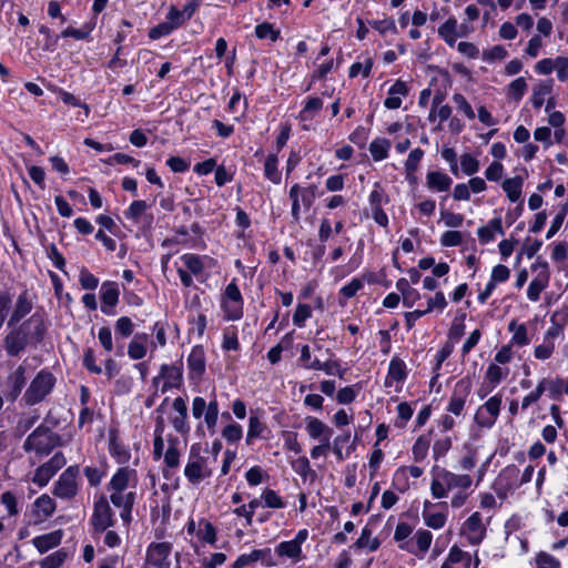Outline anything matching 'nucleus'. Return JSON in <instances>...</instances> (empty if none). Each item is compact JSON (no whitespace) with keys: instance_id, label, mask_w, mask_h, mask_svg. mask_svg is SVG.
<instances>
[{"instance_id":"f257e3e1","label":"nucleus","mask_w":568,"mask_h":568,"mask_svg":"<svg viewBox=\"0 0 568 568\" xmlns=\"http://www.w3.org/2000/svg\"><path fill=\"white\" fill-rule=\"evenodd\" d=\"M12 329L4 336L2 343L8 356H20L28 346L37 347L42 343L47 326L42 315L34 313L19 325L11 326Z\"/></svg>"},{"instance_id":"f03ea898","label":"nucleus","mask_w":568,"mask_h":568,"mask_svg":"<svg viewBox=\"0 0 568 568\" xmlns=\"http://www.w3.org/2000/svg\"><path fill=\"white\" fill-rule=\"evenodd\" d=\"M59 442V435L41 424L26 438L22 447L26 453L34 452L40 456H48Z\"/></svg>"},{"instance_id":"7ed1b4c3","label":"nucleus","mask_w":568,"mask_h":568,"mask_svg":"<svg viewBox=\"0 0 568 568\" xmlns=\"http://www.w3.org/2000/svg\"><path fill=\"white\" fill-rule=\"evenodd\" d=\"M55 382L57 379L51 372L41 369L31 381L23 394L26 405L33 406L44 400V398L52 392Z\"/></svg>"},{"instance_id":"20e7f679","label":"nucleus","mask_w":568,"mask_h":568,"mask_svg":"<svg viewBox=\"0 0 568 568\" xmlns=\"http://www.w3.org/2000/svg\"><path fill=\"white\" fill-rule=\"evenodd\" d=\"M317 186L315 184H311L308 186H301L295 183L291 186L288 196L292 201L291 215L294 223H298L301 220V209L303 207L305 211H308L314 204L317 194Z\"/></svg>"},{"instance_id":"39448f33","label":"nucleus","mask_w":568,"mask_h":568,"mask_svg":"<svg viewBox=\"0 0 568 568\" xmlns=\"http://www.w3.org/2000/svg\"><path fill=\"white\" fill-rule=\"evenodd\" d=\"M79 474L80 468L78 465L69 466L55 481L53 495L63 500L73 499L79 491Z\"/></svg>"},{"instance_id":"423d86ee","label":"nucleus","mask_w":568,"mask_h":568,"mask_svg":"<svg viewBox=\"0 0 568 568\" xmlns=\"http://www.w3.org/2000/svg\"><path fill=\"white\" fill-rule=\"evenodd\" d=\"M195 446L191 447L190 456L184 468V475L193 485H199L203 479L211 477L207 458L195 453Z\"/></svg>"},{"instance_id":"0eeeda50","label":"nucleus","mask_w":568,"mask_h":568,"mask_svg":"<svg viewBox=\"0 0 568 568\" xmlns=\"http://www.w3.org/2000/svg\"><path fill=\"white\" fill-rule=\"evenodd\" d=\"M192 415L199 419L204 417V423L211 433H214L219 419V404L214 398L206 403L203 397L196 396L192 402Z\"/></svg>"},{"instance_id":"6e6552de","label":"nucleus","mask_w":568,"mask_h":568,"mask_svg":"<svg viewBox=\"0 0 568 568\" xmlns=\"http://www.w3.org/2000/svg\"><path fill=\"white\" fill-rule=\"evenodd\" d=\"M501 395L497 394L480 405L475 414V423L481 428H491L500 413Z\"/></svg>"},{"instance_id":"1a4fd4ad","label":"nucleus","mask_w":568,"mask_h":568,"mask_svg":"<svg viewBox=\"0 0 568 568\" xmlns=\"http://www.w3.org/2000/svg\"><path fill=\"white\" fill-rule=\"evenodd\" d=\"M532 271H537V275L529 283L527 288V297L531 302L540 298V293L548 286L550 280L549 266L546 261L539 258L531 265Z\"/></svg>"},{"instance_id":"9d476101","label":"nucleus","mask_w":568,"mask_h":568,"mask_svg":"<svg viewBox=\"0 0 568 568\" xmlns=\"http://www.w3.org/2000/svg\"><path fill=\"white\" fill-rule=\"evenodd\" d=\"M398 547L423 557L432 544V535H394Z\"/></svg>"},{"instance_id":"9b49d317","label":"nucleus","mask_w":568,"mask_h":568,"mask_svg":"<svg viewBox=\"0 0 568 568\" xmlns=\"http://www.w3.org/2000/svg\"><path fill=\"white\" fill-rule=\"evenodd\" d=\"M470 390L471 381L468 377L459 379L454 386L447 406V412L454 414L455 416H460L465 409V404L470 394Z\"/></svg>"},{"instance_id":"f8f14e48","label":"nucleus","mask_w":568,"mask_h":568,"mask_svg":"<svg viewBox=\"0 0 568 568\" xmlns=\"http://www.w3.org/2000/svg\"><path fill=\"white\" fill-rule=\"evenodd\" d=\"M91 523L95 530L104 531L113 526V511L108 499L101 496L93 506Z\"/></svg>"},{"instance_id":"ddd939ff","label":"nucleus","mask_w":568,"mask_h":568,"mask_svg":"<svg viewBox=\"0 0 568 568\" xmlns=\"http://www.w3.org/2000/svg\"><path fill=\"white\" fill-rule=\"evenodd\" d=\"M26 374L27 366L21 364L8 376L4 393L8 400L14 402L19 397L27 383Z\"/></svg>"},{"instance_id":"4468645a","label":"nucleus","mask_w":568,"mask_h":568,"mask_svg":"<svg viewBox=\"0 0 568 568\" xmlns=\"http://www.w3.org/2000/svg\"><path fill=\"white\" fill-rule=\"evenodd\" d=\"M172 408L174 415L170 417L171 425L176 433L182 436H187L191 428L187 422V406L185 400L182 397L174 398Z\"/></svg>"},{"instance_id":"2eb2a0df","label":"nucleus","mask_w":568,"mask_h":568,"mask_svg":"<svg viewBox=\"0 0 568 568\" xmlns=\"http://www.w3.org/2000/svg\"><path fill=\"white\" fill-rule=\"evenodd\" d=\"M256 561H262L266 567H274L276 562L273 560L270 548L254 549L250 554L240 555L233 562L232 568H244Z\"/></svg>"},{"instance_id":"dca6fc26","label":"nucleus","mask_w":568,"mask_h":568,"mask_svg":"<svg viewBox=\"0 0 568 568\" xmlns=\"http://www.w3.org/2000/svg\"><path fill=\"white\" fill-rule=\"evenodd\" d=\"M110 500L111 503L121 508V518L124 523H129L131 520V513L135 501V491L130 490H111Z\"/></svg>"},{"instance_id":"f3484780","label":"nucleus","mask_w":568,"mask_h":568,"mask_svg":"<svg viewBox=\"0 0 568 568\" xmlns=\"http://www.w3.org/2000/svg\"><path fill=\"white\" fill-rule=\"evenodd\" d=\"M171 552V544H151L146 552V562L154 568H170L168 557Z\"/></svg>"},{"instance_id":"a211bd4d","label":"nucleus","mask_w":568,"mask_h":568,"mask_svg":"<svg viewBox=\"0 0 568 568\" xmlns=\"http://www.w3.org/2000/svg\"><path fill=\"white\" fill-rule=\"evenodd\" d=\"M101 312L114 315V307L119 302L120 291L115 282L106 281L101 285Z\"/></svg>"},{"instance_id":"6ab92c4d","label":"nucleus","mask_w":568,"mask_h":568,"mask_svg":"<svg viewBox=\"0 0 568 568\" xmlns=\"http://www.w3.org/2000/svg\"><path fill=\"white\" fill-rule=\"evenodd\" d=\"M136 483V470L129 467H121L112 476L108 487L110 490H126L128 488H135Z\"/></svg>"},{"instance_id":"aec40b11","label":"nucleus","mask_w":568,"mask_h":568,"mask_svg":"<svg viewBox=\"0 0 568 568\" xmlns=\"http://www.w3.org/2000/svg\"><path fill=\"white\" fill-rule=\"evenodd\" d=\"M189 376L191 379H201L205 373V352L203 346L195 345L186 359Z\"/></svg>"},{"instance_id":"412c9836","label":"nucleus","mask_w":568,"mask_h":568,"mask_svg":"<svg viewBox=\"0 0 568 568\" xmlns=\"http://www.w3.org/2000/svg\"><path fill=\"white\" fill-rule=\"evenodd\" d=\"M33 308V303L29 296L28 291H23L17 298L13 311L9 317L8 326L17 325L24 318Z\"/></svg>"},{"instance_id":"4be33fe9","label":"nucleus","mask_w":568,"mask_h":568,"mask_svg":"<svg viewBox=\"0 0 568 568\" xmlns=\"http://www.w3.org/2000/svg\"><path fill=\"white\" fill-rule=\"evenodd\" d=\"M160 372L162 379H164L161 389L162 393L168 392L170 388H179L181 386L183 379L181 366L163 364Z\"/></svg>"},{"instance_id":"5701e85b","label":"nucleus","mask_w":568,"mask_h":568,"mask_svg":"<svg viewBox=\"0 0 568 568\" xmlns=\"http://www.w3.org/2000/svg\"><path fill=\"white\" fill-rule=\"evenodd\" d=\"M306 537L307 535H296L293 540L282 541L275 549L276 554L280 557L300 560L302 555V544L305 541Z\"/></svg>"},{"instance_id":"b1692460","label":"nucleus","mask_w":568,"mask_h":568,"mask_svg":"<svg viewBox=\"0 0 568 568\" xmlns=\"http://www.w3.org/2000/svg\"><path fill=\"white\" fill-rule=\"evenodd\" d=\"M408 94L407 84L397 80L388 90V97L384 101L385 108L389 110H396L402 105V98H405Z\"/></svg>"},{"instance_id":"393cba45","label":"nucleus","mask_w":568,"mask_h":568,"mask_svg":"<svg viewBox=\"0 0 568 568\" xmlns=\"http://www.w3.org/2000/svg\"><path fill=\"white\" fill-rule=\"evenodd\" d=\"M453 180L443 172L430 171L426 174V185L434 192H446L450 189Z\"/></svg>"},{"instance_id":"a878e982","label":"nucleus","mask_w":568,"mask_h":568,"mask_svg":"<svg viewBox=\"0 0 568 568\" xmlns=\"http://www.w3.org/2000/svg\"><path fill=\"white\" fill-rule=\"evenodd\" d=\"M504 235L501 217L493 219L487 225L480 226L477 230V235L480 243L486 244L495 239V234Z\"/></svg>"},{"instance_id":"bb28decb","label":"nucleus","mask_w":568,"mask_h":568,"mask_svg":"<svg viewBox=\"0 0 568 568\" xmlns=\"http://www.w3.org/2000/svg\"><path fill=\"white\" fill-rule=\"evenodd\" d=\"M109 452L118 464H126L131 458L130 450L114 434L109 438Z\"/></svg>"},{"instance_id":"cd10ccee","label":"nucleus","mask_w":568,"mask_h":568,"mask_svg":"<svg viewBox=\"0 0 568 568\" xmlns=\"http://www.w3.org/2000/svg\"><path fill=\"white\" fill-rule=\"evenodd\" d=\"M517 474L518 468L516 466L507 467L499 474L498 478L494 483V490L499 498H506L508 489L511 488L508 483L504 481L516 477Z\"/></svg>"},{"instance_id":"c85d7f7f","label":"nucleus","mask_w":568,"mask_h":568,"mask_svg":"<svg viewBox=\"0 0 568 568\" xmlns=\"http://www.w3.org/2000/svg\"><path fill=\"white\" fill-rule=\"evenodd\" d=\"M33 507L38 519L43 520L55 510V501L49 495H42L36 499Z\"/></svg>"},{"instance_id":"c756f323","label":"nucleus","mask_w":568,"mask_h":568,"mask_svg":"<svg viewBox=\"0 0 568 568\" xmlns=\"http://www.w3.org/2000/svg\"><path fill=\"white\" fill-rule=\"evenodd\" d=\"M443 480L447 489L463 488L467 489L471 485V478L469 475H458L445 470L443 474Z\"/></svg>"},{"instance_id":"7c9ffc66","label":"nucleus","mask_w":568,"mask_h":568,"mask_svg":"<svg viewBox=\"0 0 568 568\" xmlns=\"http://www.w3.org/2000/svg\"><path fill=\"white\" fill-rule=\"evenodd\" d=\"M438 34L444 39V41L453 47L456 42V39L459 37L457 33V20L455 18H449L446 20L439 28Z\"/></svg>"},{"instance_id":"2f4dec72","label":"nucleus","mask_w":568,"mask_h":568,"mask_svg":"<svg viewBox=\"0 0 568 568\" xmlns=\"http://www.w3.org/2000/svg\"><path fill=\"white\" fill-rule=\"evenodd\" d=\"M523 179L520 176H515L511 179H506L501 187L506 192L508 199L511 202H517L521 196V189H523Z\"/></svg>"},{"instance_id":"473e14b6","label":"nucleus","mask_w":568,"mask_h":568,"mask_svg":"<svg viewBox=\"0 0 568 568\" xmlns=\"http://www.w3.org/2000/svg\"><path fill=\"white\" fill-rule=\"evenodd\" d=\"M306 432L313 439H318L326 433H333V429L315 417L306 418Z\"/></svg>"},{"instance_id":"72a5a7b5","label":"nucleus","mask_w":568,"mask_h":568,"mask_svg":"<svg viewBox=\"0 0 568 568\" xmlns=\"http://www.w3.org/2000/svg\"><path fill=\"white\" fill-rule=\"evenodd\" d=\"M390 142L384 138H377L369 144V152L374 161H382L388 156Z\"/></svg>"},{"instance_id":"f704fd0d","label":"nucleus","mask_w":568,"mask_h":568,"mask_svg":"<svg viewBox=\"0 0 568 568\" xmlns=\"http://www.w3.org/2000/svg\"><path fill=\"white\" fill-rule=\"evenodd\" d=\"M265 429L266 425L256 415L252 414L248 419L246 444L252 445L254 439L261 437Z\"/></svg>"},{"instance_id":"c9c22d12","label":"nucleus","mask_w":568,"mask_h":568,"mask_svg":"<svg viewBox=\"0 0 568 568\" xmlns=\"http://www.w3.org/2000/svg\"><path fill=\"white\" fill-rule=\"evenodd\" d=\"M430 446V435H420L413 445L412 453L415 462H422L427 456Z\"/></svg>"},{"instance_id":"e433bc0d","label":"nucleus","mask_w":568,"mask_h":568,"mask_svg":"<svg viewBox=\"0 0 568 568\" xmlns=\"http://www.w3.org/2000/svg\"><path fill=\"white\" fill-rule=\"evenodd\" d=\"M527 88L528 85L526 79L519 77L509 83V85L507 87L506 95L509 99H513L514 101L518 102L526 93Z\"/></svg>"},{"instance_id":"4c0bfd02","label":"nucleus","mask_w":568,"mask_h":568,"mask_svg":"<svg viewBox=\"0 0 568 568\" xmlns=\"http://www.w3.org/2000/svg\"><path fill=\"white\" fill-rule=\"evenodd\" d=\"M221 307L227 321H237L243 316V302L222 301Z\"/></svg>"},{"instance_id":"58836bf2","label":"nucleus","mask_w":568,"mask_h":568,"mask_svg":"<svg viewBox=\"0 0 568 568\" xmlns=\"http://www.w3.org/2000/svg\"><path fill=\"white\" fill-rule=\"evenodd\" d=\"M551 90H552L551 82H541L538 85H536L532 90V95H531L532 106L536 109L541 108L545 102V97L550 94Z\"/></svg>"},{"instance_id":"ea45409f","label":"nucleus","mask_w":568,"mask_h":568,"mask_svg":"<svg viewBox=\"0 0 568 568\" xmlns=\"http://www.w3.org/2000/svg\"><path fill=\"white\" fill-rule=\"evenodd\" d=\"M61 541V535H39L33 539V544L40 552L58 546Z\"/></svg>"},{"instance_id":"a19ab883","label":"nucleus","mask_w":568,"mask_h":568,"mask_svg":"<svg viewBox=\"0 0 568 568\" xmlns=\"http://www.w3.org/2000/svg\"><path fill=\"white\" fill-rule=\"evenodd\" d=\"M277 156L275 154H270L265 159L264 162V174L267 180L277 184L281 181V174L277 171Z\"/></svg>"},{"instance_id":"79ce46f5","label":"nucleus","mask_w":568,"mask_h":568,"mask_svg":"<svg viewBox=\"0 0 568 568\" xmlns=\"http://www.w3.org/2000/svg\"><path fill=\"white\" fill-rule=\"evenodd\" d=\"M508 329L513 332V344L524 346L529 343V339L527 337V328L525 324H517L515 321H511L508 325Z\"/></svg>"},{"instance_id":"37998d69","label":"nucleus","mask_w":568,"mask_h":568,"mask_svg":"<svg viewBox=\"0 0 568 568\" xmlns=\"http://www.w3.org/2000/svg\"><path fill=\"white\" fill-rule=\"evenodd\" d=\"M181 260L189 270V272L193 275H199L204 270L203 260L199 255L187 253L182 255Z\"/></svg>"},{"instance_id":"c03bdc74","label":"nucleus","mask_w":568,"mask_h":568,"mask_svg":"<svg viewBox=\"0 0 568 568\" xmlns=\"http://www.w3.org/2000/svg\"><path fill=\"white\" fill-rule=\"evenodd\" d=\"M388 377L396 382H403L406 378V365L404 361L394 357L388 367Z\"/></svg>"},{"instance_id":"a18cd8bd","label":"nucleus","mask_w":568,"mask_h":568,"mask_svg":"<svg viewBox=\"0 0 568 568\" xmlns=\"http://www.w3.org/2000/svg\"><path fill=\"white\" fill-rule=\"evenodd\" d=\"M424 156V151L419 148L412 150L405 162V173L410 176L415 173L419 166V163Z\"/></svg>"},{"instance_id":"49530a36","label":"nucleus","mask_w":568,"mask_h":568,"mask_svg":"<svg viewBox=\"0 0 568 568\" xmlns=\"http://www.w3.org/2000/svg\"><path fill=\"white\" fill-rule=\"evenodd\" d=\"M381 545V541L372 535H361L356 542L353 545L355 550L375 551Z\"/></svg>"},{"instance_id":"de8ad7c7","label":"nucleus","mask_w":568,"mask_h":568,"mask_svg":"<svg viewBox=\"0 0 568 568\" xmlns=\"http://www.w3.org/2000/svg\"><path fill=\"white\" fill-rule=\"evenodd\" d=\"M255 34L258 39H270L274 42L280 38V30H275L270 22H263L255 27Z\"/></svg>"},{"instance_id":"09e8293b","label":"nucleus","mask_w":568,"mask_h":568,"mask_svg":"<svg viewBox=\"0 0 568 568\" xmlns=\"http://www.w3.org/2000/svg\"><path fill=\"white\" fill-rule=\"evenodd\" d=\"M507 371L504 372L497 364H490L486 371L485 379L491 384V386H497L507 376Z\"/></svg>"},{"instance_id":"8fccbe9b","label":"nucleus","mask_w":568,"mask_h":568,"mask_svg":"<svg viewBox=\"0 0 568 568\" xmlns=\"http://www.w3.org/2000/svg\"><path fill=\"white\" fill-rule=\"evenodd\" d=\"M115 334L116 336H121L123 338H126L132 335L134 331V324L128 316H121L115 322Z\"/></svg>"},{"instance_id":"3c124183","label":"nucleus","mask_w":568,"mask_h":568,"mask_svg":"<svg viewBox=\"0 0 568 568\" xmlns=\"http://www.w3.org/2000/svg\"><path fill=\"white\" fill-rule=\"evenodd\" d=\"M0 503L6 507L8 515L16 516L19 514L18 499L12 491H4L0 496Z\"/></svg>"},{"instance_id":"603ef678","label":"nucleus","mask_w":568,"mask_h":568,"mask_svg":"<svg viewBox=\"0 0 568 568\" xmlns=\"http://www.w3.org/2000/svg\"><path fill=\"white\" fill-rule=\"evenodd\" d=\"M243 436V428L240 424L232 423L222 429V437L227 443H237Z\"/></svg>"},{"instance_id":"864d4df0","label":"nucleus","mask_w":568,"mask_h":568,"mask_svg":"<svg viewBox=\"0 0 568 568\" xmlns=\"http://www.w3.org/2000/svg\"><path fill=\"white\" fill-rule=\"evenodd\" d=\"M453 101L456 105V109L462 112L467 119L474 120L475 119V112L471 108V105L468 103L466 98L460 93H455L453 95Z\"/></svg>"},{"instance_id":"5fc2aeb1","label":"nucleus","mask_w":568,"mask_h":568,"mask_svg":"<svg viewBox=\"0 0 568 568\" xmlns=\"http://www.w3.org/2000/svg\"><path fill=\"white\" fill-rule=\"evenodd\" d=\"M67 558V552L63 550H57L53 554L47 556L41 562L40 568H59Z\"/></svg>"},{"instance_id":"6e6d98bb","label":"nucleus","mask_w":568,"mask_h":568,"mask_svg":"<svg viewBox=\"0 0 568 568\" xmlns=\"http://www.w3.org/2000/svg\"><path fill=\"white\" fill-rule=\"evenodd\" d=\"M148 209V204L143 200H136L133 201L128 210L124 212V215L129 220L139 221L141 215L145 212Z\"/></svg>"},{"instance_id":"4d7b16f0","label":"nucleus","mask_w":568,"mask_h":568,"mask_svg":"<svg viewBox=\"0 0 568 568\" xmlns=\"http://www.w3.org/2000/svg\"><path fill=\"white\" fill-rule=\"evenodd\" d=\"M146 344L138 342V338H132L128 345V355L131 359L138 361L146 355Z\"/></svg>"},{"instance_id":"13d9d810","label":"nucleus","mask_w":568,"mask_h":568,"mask_svg":"<svg viewBox=\"0 0 568 568\" xmlns=\"http://www.w3.org/2000/svg\"><path fill=\"white\" fill-rule=\"evenodd\" d=\"M460 166L465 174L473 175L479 170L478 160L469 153L460 156Z\"/></svg>"},{"instance_id":"bf43d9fd","label":"nucleus","mask_w":568,"mask_h":568,"mask_svg":"<svg viewBox=\"0 0 568 568\" xmlns=\"http://www.w3.org/2000/svg\"><path fill=\"white\" fill-rule=\"evenodd\" d=\"M323 106V101L317 97L308 98L302 112L301 118L303 120L312 118L313 113L318 112Z\"/></svg>"},{"instance_id":"052dcab7","label":"nucleus","mask_w":568,"mask_h":568,"mask_svg":"<svg viewBox=\"0 0 568 568\" xmlns=\"http://www.w3.org/2000/svg\"><path fill=\"white\" fill-rule=\"evenodd\" d=\"M398 418L395 422V426L399 428H404L406 423L413 416V408L406 402L399 403L397 406Z\"/></svg>"},{"instance_id":"680f3d73","label":"nucleus","mask_w":568,"mask_h":568,"mask_svg":"<svg viewBox=\"0 0 568 568\" xmlns=\"http://www.w3.org/2000/svg\"><path fill=\"white\" fill-rule=\"evenodd\" d=\"M423 517L426 525L433 529H440L446 523V516L442 513H430L425 510L423 513Z\"/></svg>"},{"instance_id":"e2e57ef3","label":"nucleus","mask_w":568,"mask_h":568,"mask_svg":"<svg viewBox=\"0 0 568 568\" xmlns=\"http://www.w3.org/2000/svg\"><path fill=\"white\" fill-rule=\"evenodd\" d=\"M169 442L171 445L164 454V463L169 468H176L180 464V452L174 445L176 439H170Z\"/></svg>"},{"instance_id":"0e129e2a","label":"nucleus","mask_w":568,"mask_h":568,"mask_svg":"<svg viewBox=\"0 0 568 568\" xmlns=\"http://www.w3.org/2000/svg\"><path fill=\"white\" fill-rule=\"evenodd\" d=\"M263 499L264 506L268 508H283L284 503L281 497L277 495L275 490L265 489L261 496Z\"/></svg>"},{"instance_id":"69168bd1","label":"nucleus","mask_w":568,"mask_h":568,"mask_svg":"<svg viewBox=\"0 0 568 568\" xmlns=\"http://www.w3.org/2000/svg\"><path fill=\"white\" fill-rule=\"evenodd\" d=\"M79 282L84 290H95L99 285V278L85 267L80 271Z\"/></svg>"},{"instance_id":"338daca9","label":"nucleus","mask_w":568,"mask_h":568,"mask_svg":"<svg viewBox=\"0 0 568 568\" xmlns=\"http://www.w3.org/2000/svg\"><path fill=\"white\" fill-rule=\"evenodd\" d=\"M536 565L537 568H560V561L545 551L537 554Z\"/></svg>"},{"instance_id":"774afa93","label":"nucleus","mask_w":568,"mask_h":568,"mask_svg":"<svg viewBox=\"0 0 568 568\" xmlns=\"http://www.w3.org/2000/svg\"><path fill=\"white\" fill-rule=\"evenodd\" d=\"M548 390L554 399H559L561 394H568V381L562 378H556L548 385Z\"/></svg>"}]
</instances>
